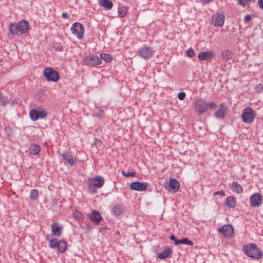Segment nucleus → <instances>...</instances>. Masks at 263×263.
<instances>
[{"instance_id":"f257e3e1","label":"nucleus","mask_w":263,"mask_h":263,"mask_svg":"<svg viewBox=\"0 0 263 263\" xmlns=\"http://www.w3.org/2000/svg\"><path fill=\"white\" fill-rule=\"evenodd\" d=\"M30 25L28 21L23 19L17 23H11L9 25L8 35L10 37L14 36H21L30 30Z\"/></svg>"},{"instance_id":"f03ea898","label":"nucleus","mask_w":263,"mask_h":263,"mask_svg":"<svg viewBox=\"0 0 263 263\" xmlns=\"http://www.w3.org/2000/svg\"><path fill=\"white\" fill-rule=\"evenodd\" d=\"M216 107L217 105L215 102L208 103L203 98L197 99L194 101V108L196 111L200 115L208 111L209 109L214 110Z\"/></svg>"},{"instance_id":"7ed1b4c3","label":"nucleus","mask_w":263,"mask_h":263,"mask_svg":"<svg viewBox=\"0 0 263 263\" xmlns=\"http://www.w3.org/2000/svg\"><path fill=\"white\" fill-rule=\"evenodd\" d=\"M243 251L247 256L257 260L260 259L263 257L262 251L257 247L255 243L243 246Z\"/></svg>"},{"instance_id":"20e7f679","label":"nucleus","mask_w":263,"mask_h":263,"mask_svg":"<svg viewBox=\"0 0 263 263\" xmlns=\"http://www.w3.org/2000/svg\"><path fill=\"white\" fill-rule=\"evenodd\" d=\"M29 115L30 119L33 121H36L39 119H44L48 116V112L46 109L42 107H37L30 110Z\"/></svg>"},{"instance_id":"39448f33","label":"nucleus","mask_w":263,"mask_h":263,"mask_svg":"<svg viewBox=\"0 0 263 263\" xmlns=\"http://www.w3.org/2000/svg\"><path fill=\"white\" fill-rule=\"evenodd\" d=\"M154 54V50L153 47L143 45L137 50L138 55L145 60L151 59Z\"/></svg>"},{"instance_id":"423d86ee","label":"nucleus","mask_w":263,"mask_h":263,"mask_svg":"<svg viewBox=\"0 0 263 263\" xmlns=\"http://www.w3.org/2000/svg\"><path fill=\"white\" fill-rule=\"evenodd\" d=\"M241 117L242 121L244 123H252L254 121L255 117V111L252 108L250 107L245 108L243 110Z\"/></svg>"},{"instance_id":"0eeeda50","label":"nucleus","mask_w":263,"mask_h":263,"mask_svg":"<svg viewBox=\"0 0 263 263\" xmlns=\"http://www.w3.org/2000/svg\"><path fill=\"white\" fill-rule=\"evenodd\" d=\"M83 63L88 66L96 67L101 64L102 60L97 55H89L84 58Z\"/></svg>"},{"instance_id":"6e6552de","label":"nucleus","mask_w":263,"mask_h":263,"mask_svg":"<svg viewBox=\"0 0 263 263\" xmlns=\"http://www.w3.org/2000/svg\"><path fill=\"white\" fill-rule=\"evenodd\" d=\"M61 156L65 165L68 164L70 166H73L76 164L78 159L71 155V152L64 151Z\"/></svg>"},{"instance_id":"1a4fd4ad","label":"nucleus","mask_w":263,"mask_h":263,"mask_svg":"<svg viewBox=\"0 0 263 263\" xmlns=\"http://www.w3.org/2000/svg\"><path fill=\"white\" fill-rule=\"evenodd\" d=\"M71 31L79 39H82L84 36V27L80 23H74L71 27Z\"/></svg>"},{"instance_id":"9d476101","label":"nucleus","mask_w":263,"mask_h":263,"mask_svg":"<svg viewBox=\"0 0 263 263\" xmlns=\"http://www.w3.org/2000/svg\"><path fill=\"white\" fill-rule=\"evenodd\" d=\"M44 75L49 81L56 82L60 79L58 72L51 68H46L44 72Z\"/></svg>"},{"instance_id":"9b49d317","label":"nucleus","mask_w":263,"mask_h":263,"mask_svg":"<svg viewBox=\"0 0 263 263\" xmlns=\"http://www.w3.org/2000/svg\"><path fill=\"white\" fill-rule=\"evenodd\" d=\"M250 203L252 207L254 208L260 206L263 203L261 195L258 193H254L250 197Z\"/></svg>"},{"instance_id":"f8f14e48","label":"nucleus","mask_w":263,"mask_h":263,"mask_svg":"<svg viewBox=\"0 0 263 263\" xmlns=\"http://www.w3.org/2000/svg\"><path fill=\"white\" fill-rule=\"evenodd\" d=\"M218 232L223 234L224 236L231 238L233 236L234 229L231 224H224L218 229Z\"/></svg>"},{"instance_id":"ddd939ff","label":"nucleus","mask_w":263,"mask_h":263,"mask_svg":"<svg viewBox=\"0 0 263 263\" xmlns=\"http://www.w3.org/2000/svg\"><path fill=\"white\" fill-rule=\"evenodd\" d=\"M148 183L145 182L135 181L130 184V189L134 191L142 192L146 190Z\"/></svg>"},{"instance_id":"4468645a","label":"nucleus","mask_w":263,"mask_h":263,"mask_svg":"<svg viewBox=\"0 0 263 263\" xmlns=\"http://www.w3.org/2000/svg\"><path fill=\"white\" fill-rule=\"evenodd\" d=\"M225 16L222 13H218L213 15L212 20L214 26L216 27H221L223 25Z\"/></svg>"},{"instance_id":"2eb2a0df","label":"nucleus","mask_w":263,"mask_h":263,"mask_svg":"<svg viewBox=\"0 0 263 263\" xmlns=\"http://www.w3.org/2000/svg\"><path fill=\"white\" fill-rule=\"evenodd\" d=\"M227 108L224 103L220 104L215 112V117L219 119H223L227 114Z\"/></svg>"},{"instance_id":"dca6fc26","label":"nucleus","mask_w":263,"mask_h":263,"mask_svg":"<svg viewBox=\"0 0 263 263\" xmlns=\"http://www.w3.org/2000/svg\"><path fill=\"white\" fill-rule=\"evenodd\" d=\"M88 216L96 225H98L102 219L99 212L96 210H92L91 213L88 214Z\"/></svg>"},{"instance_id":"f3484780","label":"nucleus","mask_w":263,"mask_h":263,"mask_svg":"<svg viewBox=\"0 0 263 263\" xmlns=\"http://www.w3.org/2000/svg\"><path fill=\"white\" fill-rule=\"evenodd\" d=\"M104 184V179L102 176H97L91 179L89 183L90 186H93L96 188H101Z\"/></svg>"},{"instance_id":"a211bd4d","label":"nucleus","mask_w":263,"mask_h":263,"mask_svg":"<svg viewBox=\"0 0 263 263\" xmlns=\"http://www.w3.org/2000/svg\"><path fill=\"white\" fill-rule=\"evenodd\" d=\"M51 231L53 235L59 237L61 235L63 231V226L58 222H54L51 224Z\"/></svg>"},{"instance_id":"6ab92c4d","label":"nucleus","mask_w":263,"mask_h":263,"mask_svg":"<svg viewBox=\"0 0 263 263\" xmlns=\"http://www.w3.org/2000/svg\"><path fill=\"white\" fill-rule=\"evenodd\" d=\"M168 187L170 191H172L173 192L176 193L179 190L180 183L176 179L171 178L170 180Z\"/></svg>"},{"instance_id":"aec40b11","label":"nucleus","mask_w":263,"mask_h":263,"mask_svg":"<svg viewBox=\"0 0 263 263\" xmlns=\"http://www.w3.org/2000/svg\"><path fill=\"white\" fill-rule=\"evenodd\" d=\"M173 254L172 250L168 247L164 248V250L158 255V257L161 259L170 258Z\"/></svg>"},{"instance_id":"412c9836","label":"nucleus","mask_w":263,"mask_h":263,"mask_svg":"<svg viewBox=\"0 0 263 263\" xmlns=\"http://www.w3.org/2000/svg\"><path fill=\"white\" fill-rule=\"evenodd\" d=\"M231 188L232 191L237 194H241L243 191L242 186L236 181L232 182Z\"/></svg>"},{"instance_id":"4be33fe9","label":"nucleus","mask_w":263,"mask_h":263,"mask_svg":"<svg viewBox=\"0 0 263 263\" xmlns=\"http://www.w3.org/2000/svg\"><path fill=\"white\" fill-rule=\"evenodd\" d=\"M233 57V53L229 49L224 50L221 53V58L222 60L227 61L231 59Z\"/></svg>"},{"instance_id":"5701e85b","label":"nucleus","mask_w":263,"mask_h":263,"mask_svg":"<svg viewBox=\"0 0 263 263\" xmlns=\"http://www.w3.org/2000/svg\"><path fill=\"white\" fill-rule=\"evenodd\" d=\"M124 211L122 204H118L112 207V212L116 216L121 215Z\"/></svg>"},{"instance_id":"b1692460","label":"nucleus","mask_w":263,"mask_h":263,"mask_svg":"<svg viewBox=\"0 0 263 263\" xmlns=\"http://www.w3.org/2000/svg\"><path fill=\"white\" fill-rule=\"evenodd\" d=\"M29 151L30 154L36 155L41 151V147L39 145L32 143L30 145Z\"/></svg>"},{"instance_id":"393cba45","label":"nucleus","mask_w":263,"mask_h":263,"mask_svg":"<svg viewBox=\"0 0 263 263\" xmlns=\"http://www.w3.org/2000/svg\"><path fill=\"white\" fill-rule=\"evenodd\" d=\"M226 203L229 208L234 209L236 205V200L234 197L228 196L226 199Z\"/></svg>"},{"instance_id":"a878e982","label":"nucleus","mask_w":263,"mask_h":263,"mask_svg":"<svg viewBox=\"0 0 263 263\" xmlns=\"http://www.w3.org/2000/svg\"><path fill=\"white\" fill-rule=\"evenodd\" d=\"M100 5L106 10H110L112 7L113 4L110 0H101Z\"/></svg>"},{"instance_id":"bb28decb","label":"nucleus","mask_w":263,"mask_h":263,"mask_svg":"<svg viewBox=\"0 0 263 263\" xmlns=\"http://www.w3.org/2000/svg\"><path fill=\"white\" fill-rule=\"evenodd\" d=\"M58 245V247H57V248L58 249V251L60 253H64L66 250L67 248L66 241L64 240H61L60 241H59Z\"/></svg>"},{"instance_id":"cd10ccee","label":"nucleus","mask_w":263,"mask_h":263,"mask_svg":"<svg viewBox=\"0 0 263 263\" xmlns=\"http://www.w3.org/2000/svg\"><path fill=\"white\" fill-rule=\"evenodd\" d=\"M46 239L49 241V246L50 248L53 249L57 248V247H58V243L59 242V240L57 239H50L49 237L47 236Z\"/></svg>"},{"instance_id":"c85d7f7f","label":"nucleus","mask_w":263,"mask_h":263,"mask_svg":"<svg viewBox=\"0 0 263 263\" xmlns=\"http://www.w3.org/2000/svg\"><path fill=\"white\" fill-rule=\"evenodd\" d=\"M101 60H103L107 63L110 62L112 60V57L107 53H102L100 54Z\"/></svg>"},{"instance_id":"c756f323","label":"nucleus","mask_w":263,"mask_h":263,"mask_svg":"<svg viewBox=\"0 0 263 263\" xmlns=\"http://www.w3.org/2000/svg\"><path fill=\"white\" fill-rule=\"evenodd\" d=\"M39 193L37 189L31 190L30 193V198L32 200H36L39 197Z\"/></svg>"},{"instance_id":"7c9ffc66","label":"nucleus","mask_w":263,"mask_h":263,"mask_svg":"<svg viewBox=\"0 0 263 263\" xmlns=\"http://www.w3.org/2000/svg\"><path fill=\"white\" fill-rule=\"evenodd\" d=\"M8 98L3 95V93L0 91V104L1 105L5 106L8 103Z\"/></svg>"},{"instance_id":"2f4dec72","label":"nucleus","mask_w":263,"mask_h":263,"mask_svg":"<svg viewBox=\"0 0 263 263\" xmlns=\"http://www.w3.org/2000/svg\"><path fill=\"white\" fill-rule=\"evenodd\" d=\"M73 216L74 218H76L77 219V220H78L79 221L83 220L84 219V217L83 214L81 212H80L78 210H75L73 212Z\"/></svg>"},{"instance_id":"473e14b6","label":"nucleus","mask_w":263,"mask_h":263,"mask_svg":"<svg viewBox=\"0 0 263 263\" xmlns=\"http://www.w3.org/2000/svg\"><path fill=\"white\" fill-rule=\"evenodd\" d=\"M80 227L82 229H85L88 232H90L93 228L92 224L89 222H86L84 225L80 224Z\"/></svg>"},{"instance_id":"72a5a7b5","label":"nucleus","mask_w":263,"mask_h":263,"mask_svg":"<svg viewBox=\"0 0 263 263\" xmlns=\"http://www.w3.org/2000/svg\"><path fill=\"white\" fill-rule=\"evenodd\" d=\"M119 16L120 17H123L126 16L127 10L125 7H119L118 10Z\"/></svg>"},{"instance_id":"f704fd0d","label":"nucleus","mask_w":263,"mask_h":263,"mask_svg":"<svg viewBox=\"0 0 263 263\" xmlns=\"http://www.w3.org/2000/svg\"><path fill=\"white\" fill-rule=\"evenodd\" d=\"M53 48L57 52H61L63 50V47L61 44L55 43L53 44Z\"/></svg>"},{"instance_id":"c9c22d12","label":"nucleus","mask_w":263,"mask_h":263,"mask_svg":"<svg viewBox=\"0 0 263 263\" xmlns=\"http://www.w3.org/2000/svg\"><path fill=\"white\" fill-rule=\"evenodd\" d=\"M181 244L187 245L190 246H193V242L187 238H183L180 239Z\"/></svg>"},{"instance_id":"e433bc0d","label":"nucleus","mask_w":263,"mask_h":263,"mask_svg":"<svg viewBox=\"0 0 263 263\" xmlns=\"http://www.w3.org/2000/svg\"><path fill=\"white\" fill-rule=\"evenodd\" d=\"M207 57H208V54H207V53L205 52L201 51L198 54V58L200 60H202V61L205 60L206 59Z\"/></svg>"},{"instance_id":"4c0bfd02","label":"nucleus","mask_w":263,"mask_h":263,"mask_svg":"<svg viewBox=\"0 0 263 263\" xmlns=\"http://www.w3.org/2000/svg\"><path fill=\"white\" fill-rule=\"evenodd\" d=\"M186 54L190 58H193L195 55V52L192 48H190L187 50Z\"/></svg>"},{"instance_id":"58836bf2","label":"nucleus","mask_w":263,"mask_h":263,"mask_svg":"<svg viewBox=\"0 0 263 263\" xmlns=\"http://www.w3.org/2000/svg\"><path fill=\"white\" fill-rule=\"evenodd\" d=\"M122 174L126 177H133L135 176V172L125 173L124 171L122 172Z\"/></svg>"},{"instance_id":"ea45409f","label":"nucleus","mask_w":263,"mask_h":263,"mask_svg":"<svg viewBox=\"0 0 263 263\" xmlns=\"http://www.w3.org/2000/svg\"><path fill=\"white\" fill-rule=\"evenodd\" d=\"M185 97H186V93L183 91H181V92H179L178 95V99L181 101L185 99Z\"/></svg>"},{"instance_id":"a19ab883","label":"nucleus","mask_w":263,"mask_h":263,"mask_svg":"<svg viewBox=\"0 0 263 263\" xmlns=\"http://www.w3.org/2000/svg\"><path fill=\"white\" fill-rule=\"evenodd\" d=\"M213 1L214 0H199L200 3L202 5H207Z\"/></svg>"},{"instance_id":"79ce46f5","label":"nucleus","mask_w":263,"mask_h":263,"mask_svg":"<svg viewBox=\"0 0 263 263\" xmlns=\"http://www.w3.org/2000/svg\"><path fill=\"white\" fill-rule=\"evenodd\" d=\"M252 19L251 15L250 14L246 15L244 18V22L245 23H248L250 22Z\"/></svg>"},{"instance_id":"37998d69","label":"nucleus","mask_w":263,"mask_h":263,"mask_svg":"<svg viewBox=\"0 0 263 263\" xmlns=\"http://www.w3.org/2000/svg\"><path fill=\"white\" fill-rule=\"evenodd\" d=\"M214 195H219L222 196H225V193L223 190L218 191L214 193Z\"/></svg>"},{"instance_id":"c03bdc74","label":"nucleus","mask_w":263,"mask_h":263,"mask_svg":"<svg viewBox=\"0 0 263 263\" xmlns=\"http://www.w3.org/2000/svg\"><path fill=\"white\" fill-rule=\"evenodd\" d=\"M238 4H240V5L245 7V6L247 5V3L246 2V0H238Z\"/></svg>"},{"instance_id":"a18cd8bd","label":"nucleus","mask_w":263,"mask_h":263,"mask_svg":"<svg viewBox=\"0 0 263 263\" xmlns=\"http://www.w3.org/2000/svg\"><path fill=\"white\" fill-rule=\"evenodd\" d=\"M62 17L64 19H67L69 18V15L67 12H63L62 14Z\"/></svg>"},{"instance_id":"49530a36","label":"nucleus","mask_w":263,"mask_h":263,"mask_svg":"<svg viewBox=\"0 0 263 263\" xmlns=\"http://www.w3.org/2000/svg\"><path fill=\"white\" fill-rule=\"evenodd\" d=\"M258 4L260 7L263 9V0H258Z\"/></svg>"},{"instance_id":"de8ad7c7","label":"nucleus","mask_w":263,"mask_h":263,"mask_svg":"<svg viewBox=\"0 0 263 263\" xmlns=\"http://www.w3.org/2000/svg\"><path fill=\"white\" fill-rule=\"evenodd\" d=\"M174 243H175V245L177 246L179 244H181V242H180V240H178V239H176L175 241H174Z\"/></svg>"},{"instance_id":"09e8293b","label":"nucleus","mask_w":263,"mask_h":263,"mask_svg":"<svg viewBox=\"0 0 263 263\" xmlns=\"http://www.w3.org/2000/svg\"><path fill=\"white\" fill-rule=\"evenodd\" d=\"M170 239L171 240H173V241H175L176 238V237L174 235H172L170 237Z\"/></svg>"},{"instance_id":"8fccbe9b","label":"nucleus","mask_w":263,"mask_h":263,"mask_svg":"<svg viewBox=\"0 0 263 263\" xmlns=\"http://www.w3.org/2000/svg\"><path fill=\"white\" fill-rule=\"evenodd\" d=\"M254 0H246L247 5L248 6L252 2H253Z\"/></svg>"}]
</instances>
